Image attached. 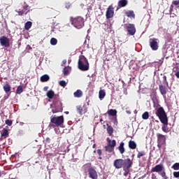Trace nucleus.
<instances>
[{
    "instance_id": "nucleus-18",
    "label": "nucleus",
    "mask_w": 179,
    "mask_h": 179,
    "mask_svg": "<svg viewBox=\"0 0 179 179\" xmlns=\"http://www.w3.org/2000/svg\"><path fill=\"white\" fill-rule=\"evenodd\" d=\"M159 92L162 96H165L167 94L168 89L163 85H159Z\"/></svg>"
},
{
    "instance_id": "nucleus-11",
    "label": "nucleus",
    "mask_w": 179,
    "mask_h": 179,
    "mask_svg": "<svg viewBox=\"0 0 179 179\" xmlns=\"http://www.w3.org/2000/svg\"><path fill=\"white\" fill-rule=\"evenodd\" d=\"M116 146V141L115 140L112 141V144H108L105 146V151L108 152V153H112L115 150V148Z\"/></svg>"
},
{
    "instance_id": "nucleus-31",
    "label": "nucleus",
    "mask_w": 179,
    "mask_h": 179,
    "mask_svg": "<svg viewBox=\"0 0 179 179\" xmlns=\"http://www.w3.org/2000/svg\"><path fill=\"white\" fill-rule=\"evenodd\" d=\"M71 24H73V26L78 29H80L82 27H83V26H85V24L83 23H73Z\"/></svg>"
},
{
    "instance_id": "nucleus-2",
    "label": "nucleus",
    "mask_w": 179,
    "mask_h": 179,
    "mask_svg": "<svg viewBox=\"0 0 179 179\" xmlns=\"http://www.w3.org/2000/svg\"><path fill=\"white\" fill-rule=\"evenodd\" d=\"M78 68L80 71H87L90 70L89 61L84 55H80L78 62Z\"/></svg>"
},
{
    "instance_id": "nucleus-10",
    "label": "nucleus",
    "mask_w": 179,
    "mask_h": 179,
    "mask_svg": "<svg viewBox=\"0 0 179 179\" xmlns=\"http://www.w3.org/2000/svg\"><path fill=\"white\" fill-rule=\"evenodd\" d=\"M0 44L1 46H3L6 48L10 46L9 38L5 36H2L0 37Z\"/></svg>"
},
{
    "instance_id": "nucleus-59",
    "label": "nucleus",
    "mask_w": 179,
    "mask_h": 179,
    "mask_svg": "<svg viewBox=\"0 0 179 179\" xmlns=\"http://www.w3.org/2000/svg\"><path fill=\"white\" fill-rule=\"evenodd\" d=\"M99 159L100 160H101V159H102V157H99Z\"/></svg>"
},
{
    "instance_id": "nucleus-53",
    "label": "nucleus",
    "mask_w": 179,
    "mask_h": 179,
    "mask_svg": "<svg viewBox=\"0 0 179 179\" xmlns=\"http://www.w3.org/2000/svg\"><path fill=\"white\" fill-rule=\"evenodd\" d=\"M175 76H176L177 78H179V71L176 72Z\"/></svg>"
},
{
    "instance_id": "nucleus-15",
    "label": "nucleus",
    "mask_w": 179,
    "mask_h": 179,
    "mask_svg": "<svg viewBox=\"0 0 179 179\" xmlns=\"http://www.w3.org/2000/svg\"><path fill=\"white\" fill-rule=\"evenodd\" d=\"M124 164V159H115L113 162V166L115 169H120L123 168Z\"/></svg>"
},
{
    "instance_id": "nucleus-49",
    "label": "nucleus",
    "mask_w": 179,
    "mask_h": 179,
    "mask_svg": "<svg viewBox=\"0 0 179 179\" xmlns=\"http://www.w3.org/2000/svg\"><path fill=\"white\" fill-rule=\"evenodd\" d=\"M151 179H157V177L155 176V173H152Z\"/></svg>"
},
{
    "instance_id": "nucleus-51",
    "label": "nucleus",
    "mask_w": 179,
    "mask_h": 179,
    "mask_svg": "<svg viewBox=\"0 0 179 179\" xmlns=\"http://www.w3.org/2000/svg\"><path fill=\"white\" fill-rule=\"evenodd\" d=\"M174 8V6H173V4H171L170 6V12H173V9Z\"/></svg>"
},
{
    "instance_id": "nucleus-50",
    "label": "nucleus",
    "mask_w": 179,
    "mask_h": 179,
    "mask_svg": "<svg viewBox=\"0 0 179 179\" xmlns=\"http://www.w3.org/2000/svg\"><path fill=\"white\" fill-rule=\"evenodd\" d=\"M45 141H46L47 143H50V138L49 137H47Z\"/></svg>"
},
{
    "instance_id": "nucleus-57",
    "label": "nucleus",
    "mask_w": 179,
    "mask_h": 179,
    "mask_svg": "<svg viewBox=\"0 0 179 179\" xmlns=\"http://www.w3.org/2000/svg\"><path fill=\"white\" fill-rule=\"evenodd\" d=\"M96 148V144L92 145V148Z\"/></svg>"
},
{
    "instance_id": "nucleus-38",
    "label": "nucleus",
    "mask_w": 179,
    "mask_h": 179,
    "mask_svg": "<svg viewBox=\"0 0 179 179\" xmlns=\"http://www.w3.org/2000/svg\"><path fill=\"white\" fill-rule=\"evenodd\" d=\"M123 171H124V173H123V176H128L130 172V169H123Z\"/></svg>"
},
{
    "instance_id": "nucleus-8",
    "label": "nucleus",
    "mask_w": 179,
    "mask_h": 179,
    "mask_svg": "<svg viewBox=\"0 0 179 179\" xmlns=\"http://www.w3.org/2000/svg\"><path fill=\"white\" fill-rule=\"evenodd\" d=\"M125 28L127 29V34L129 36H134L136 33V28L133 24H126Z\"/></svg>"
},
{
    "instance_id": "nucleus-62",
    "label": "nucleus",
    "mask_w": 179,
    "mask_h": 179,
    "mask_svg": "<svg viewBox=\"0 0 179 179\" xmlns=\"http://www.w3.org/2000/svg\"><path fill=\"white\" fill-rule=\"evenodd\" d=\"M94 153H96V151H95V150L94 151Z\"/></svg>"
},
{
    "instance_id": "nucleus-21",
    "label": "nucleus",
    "mask_w": 179,
    "mask_h": 179,
    "mask_svg": "<svg viewBox=\"0 0 179 179\" xmlns=\"http://www.w3.org/2000/svg\"><path fill=\"white\" fill-rule=\"evenodd\" d=\"M124 142H121L120 145H119L118 147V150L120 152L121 155H123L125 152V148H124Z\"/></svg>"
},
{
    "instance_id": "nucleus-60",
    "label": "nucleus",
    "mask_w": 179,
    "mask_h": 179,
    "mask_svg": "<svg viewBox=\"0 0 179 179\" xmlns=\"http://www.w3.org/2000/svg\"><path fill=\"white\" fill-rule=\"evenodd\" d=\"M100 122H103V119H100Z\"/></svg>"
},
{
    "instance_id": "nucleus-19",
    "label": "nucleus",
    "mask_w": 179,
    "mask_h": 179,
    "mask_svg": "<svg viewBox=\"0 0 179 179\" xmlns=\"http://www.w3.org/2000/svg\"><path fill=\"white\" fill-rule=\"evenodd\" d=\"M106 131H108L109 136H112L114 134V128L108 123L106 124Z\"/></svg>"
},
{
    "instance_id": "nucleus-61",
    "label": "nucleus",
    "mask_w": 179,
    "mask_h": 179,
    "mask_svg": "<svg viewBox=\"0 0 179 179\" xmlns=\"http://www.w3.org/2000/svg\"><path fill=\"white\" fill-rule=\"evenodd\" d=\"M1 171H0V177H1Z\"/></svg>"
},
{
    "instance_id": "nucleus-6",
    "label": "nucleus",
    "mask_w": 179,
    "mask_h": 179,
    "mask_svg": "<svg viewBox=\"0 0 179 179\" xmlns=\"http://www.w3.org/2000/svg\"><path fill=\"white\" fill-rule=\"evenodd\" d=\"M157 148H162L165 143H166V137L160 134H157Z\"/></svg>"
},
{
    "instance_id": "nucleus-56",
    "label": "nucleus",
    "mask_w": 179,
    "mask_h": 179,
    "mask_svg": "<svg viewBox=\"0 0 179 179\" xmlns=\"http://www.w3.org/2000/svg\"><path fill=\"white\" fill-rule=\"evenodd\" d=\"M147 174H148V173H145V174L142 176V178H143V179L145 178L147 176Z\"/></svg>"
},
{
    "instance_id": "nucleus-1",
    "label": "nucleus",
    "mask_w": 179,
    "mask_h": 179,
    "mask_svg": "<svg viewBox=\"0 0 179 179\" xmlns=\"http://www.w3.org/2000/svg\"><path fill=\"white\" fill-rule=\"evenodd\" d=\"M156 116L159 119V121L163 124L162 127V131L168 133L169 132V118L167 117V113L165 112L164 108L160 106L158 108H155Z\"/></svg>"
},
{
    "instance_id": "nucleus-32",
    "label": "nucleus",
    "mask_w": 179,
    "mask_h": 179,
    "mask_svg": "<svg viewBox=\"0 0 179 179\" xmlns=\"http://www.w3.org/2000/svg\"><path fill=\"white\" fill-rule=\"evenodd\" d=\"M152 100V102H153V107L154 108L160 107V105L159 104V101H158L157 98H153Z\"/></svg>"
},
{
    "instance_id": "nucleus-63",
    "label": "nucleus",
    "mask_w": 179,
    "mask_h": 179,
    "mask_svg": "<svg viewBox=\"0 0 179 179\" xmlns=\"http://www.w3.org/2000/svg\"><path fill=\"white\" fill-rule=\"evenodd\" d=\"M178 27H179V26H178Z\"/></svg>"
},
{
    "instance_id": "nucleus-23",
    "label": "nucleus",
    "mask_w": 179,
    "mask_h": 179,
    "mask_svg": "<svg viewBox=\"0 0 179 179\" xmlns=\"http://www.w3.org/2000/svg\"><path fill=\"white\" fill-rule=\"evenodd\" d=\"M126 15L127 17H130L131 19H135V13H134V10L126 12Z\"/></svg>"
},
{
    "instance_id": "nucleus-12",
    "label": "nucleus",
    "mask_w": 179,
    "mask_h": 179,
    "mask_svg": "<svg viewBox=\"0 0 179 179\" xmlns=\"http://www.w3.org/2000/svg\"><path fill=\"white\" fill-rule=\"evenodd\" d=\"M88 175L91 179H98L97 171L93 167L88 169Z\"/></svg>"
},
{
    "instance_id": "nucleus-41",
    "label": "nucleus",
    "mask_w": 179,
    "mask_h": 179,
    "mask_svg": "<svg viewBox=\"0 0 179 179\" xmlns=\"http://www.w3.org/2000/svg\"><path fill=\"white\" fill-rule=\"evenodd\" d=\"M59 85L62 86V87H66V82H65V80H60Z\"/></svg>"
},
{
    "instance_id": "nucleus-34",
    "label": "nucleus",
    "mask_w": 179,
    "mask_h": 179,
    "mask_svg": "<svg viewBox=\"0 0 179 179\" xmlns=\"http://www.w3.org/2000/svg\"><path fill=\"white\" fill-rule=\"evenodd\" d=\"M23 87L22 86H18L17 90H15V93H17V94H21V93H23Z\"/></svg>"
},
{
    "instance_id": "nucleus-16",
    "label": "nucleus",
    "mask_w": 179,
    "mask_h": 179,
    "mask_svg": "<svg viewBox=\"0 0 179 179\" xmlns=\"http://www.w3.org/2000/svg\"><path fill=\"white\" fill-rule=\"evenodd\" d=\"M70 22L71 23H85V20L82 17H71Z\"/></svg>"
},
{
    "instance_id": "nucleus-47",
    "label": "nucleus",
    "mask_w": 179,
    "mask_h": 179,
    "mask_svg": "<svg viewBox=\"0 0 179 179\" xmlns=\"http://www.w3.org/2000/svg\"><path fill=\"white\" fill-rule=\"evenodd\" d=\"M106 141L108 144H112V141L110 140V137L106 138Z\"/></svg>"
},
{
    "instance_id": "nucleus-45",
    "label": "nucleus",
    "mask_w": 179,
    "mask_h": 179,
    "mask_svg": "<svg viewBox=\"0 0 179 179\" xmlns=\"http://www.w3.org/2000/svg\"><path fill=\"white\" fill-rule=\"evenodd\" d=\"M173 5H175V6H178L179 7V1H173L172 2Z\"/></svg>"
},
{
    "instance_id": "nucleus-48",
    "label": "nucleus",
    "mask_w": 179,
    "mask_h": 179,
    "mask_svg": "<svg viewBox=\"0 0 179 179\" xmlns=\"http://www.w3.org/2000/svg\"><path fill=\"white\" fill-rule=\"evenodd\" d=\"M97 154H99V156L102 155V150L101 149H99L96 150Z\"/></svg>"
},
{
    "instance_id": "nucleus-22",
    "label": "nucleus",
    "mask_w": 179,
    "mask_h": 179,
    "mask_svg": "<svg viewBox=\"0 0 179 179\" xmlns=\"http://www.w3.org/2000/svg\"><path fill=\"white\" fill-rule=\"evenodd\" d=\"M8 135H9L8 130L7 129H3V132H1V137L3 138V139H6L7 138Z\"/></svg>"
},
{
    "instance_id": "nucleus-44",
    "label": "nucleus",
    "mask_w": 179,
    "mask_h": 179,
    "mask_svg": "<svg viewBox=\"0 0 179 179\" xmlns=\"http://www.w3.org/2000/svg\"><path fill=\"white\" fill-rule=\"evenodd\" d=\"M173 176L175 178H179V171H174Z\"/></svg>"
},
{
    "instance_id": "nucleus-39",
    "label": "nucleus",
    "mask_w": 179,
    "mask_h": 179,
    "mask_svg": "<svg viewBox=\"0 0 179 179\" xmlns=\"http://www.w3.org/2000/svg\"><path fill=\"white\" fill-rule=\"evenodd\" d=\"M172 169H173L174 171H178V170H179V163H175V164L173 165Z\"/></svg>"
},
{
    "instance_id": "nucleus-36",
    "label": "nucleus",
    "mask_w": 179,
    "mask_h": 179,
    "mask_svg": "<svg viewBox=\"0 0 179 179\" xmlns=\"http://www.w3.org/2000/svg\"><path fill=\"white\" fill-rule=\"evenodd\" d=\"M146 155V152L145 151H141L138 152L137 158H141L142 157H144Z\"/></svg>"
},
{
    "instance_id": "nucleus-30",
    "label": "nucleus",
    "mask_w": 179,
    "mask_h": 179,
    "mask_svg": "<svg viewBox=\"0 0 179 179\" xmlns=\"http://www.w3.org/2000/svg\"><path fill=\"white\" fill-rule=\"evenodd\" d=\"M108 114L110 116H116L117 115V110L114 109H110L108 110Z\"/></svg>"
},
{
    "instance_id": "nucleus-35",
    "label": "nucleus",
    "mask_w": 179,
    "mask_h": 179,
    "mask_svg": "<svg viewBox=\"0 0 179 179\" xmlns=\"http://www.w3.org/2000/svg\"><path fill=\"white\" fill-rule=\"evenodd\" d=\"M50 43L52 45H56L58 43V41L55 38H52Z\"/></svg>"
},
{
    "instance_id": "nucleus-14",
    "label": "nucleus",
    "mask_w": 179,
    "mask_h": 179,
    "mask_svg": "<svg viewBox=\"0 0 179 179\" xmlns=\"http://www.w3.org/2000/svg\"><path fill=\"white\" fill-rule=\"evenodd\" d=\"M106 19H111L114 16V7L113 6H109L107 8L106 13Z\"/></svg>"
},
{
    "instance_id": "nucleus-52",
    "label": "nucleus",
    "mask_w": 179,
    "mask_h": 179,
    "mask_svg": "<svg viewBox=\"0 0 179 179\" xmlns=\"http://www.w3.org/2000/svg\"><path fill=\"white\" fill-rule=\"evenodd\" d=\"M66 9H69V8H71V4L66 3Z\"/></svg>"
},
{
    "instance_id": "nucleus-28",
    "label": "nucleus",
    "mask_w": 179,
    "mask_h": 179,
    "mask_svg": "<svg viewBox=\"0 0 179 179\" xmlns=\"http://www.w3.org/2000/svg\"><path fill=\"white\" fill-rule=\"evenodd\" d=\"M73 96L76 98H80L83 96L82 90H78L73 93Z\"/></svg>"
},
{
    "instance_id": "nucleus-54",
    "label": "nucleus",
    "mask_w": 179,
    "mask_h": 179,
    "mask_svg": "<svg viewBox=\"0 0 179 179\" xmlns=\"http://www.w3.org/2000/svg\"><path fill=\"white\" fill-rule=\"evenodd\" d=\"M48 87H43V91H44V92H47V91H48Z\"/></svg>"
},
{
    "instance_id": "nucleus-26",
    "label": "nucleus",
    "mask_w": 179,
    "mask_h": 179,
    "mask_svg": "<svg viewBox=\"0 0 179 179\" xmlns=\"http://www.w3.org/2000/svg\"><path fill=\"white\" fill-rule=\"evenodd\" d=\"M40 80L41 82H43V83L48 82V80H50V76L48 75H43L41 76Z\"/></svg>"
},
{
    "instance_id": "nucleus-42",
    "label": "nucleus",
    "mask_w": 179,
    "mask_h": 179,
    "mask_svg": "<svg viewBox=\"0 0 179 179\" xmlns=\"http://www.w3.org/2000/svg\"><path fill=\"white\" fill-rule=\"evenodd\" d=\"M5 123L6 125L11 126L13 124V121L11 120L8 119L6 120Z\"/></svg>"
},
{
    "instance_id": "nucleus-7",
    "label": "nucleus",
    "mask_w": 179,
    "mask_h": 179,
    "mask_svg": "<svg viewBox=\"0 0 179 179\" xmlns=\"http://www.w3.org/2000/svg\"><path fill=\"white\" fill-rule=\"evenodd\" d=\"M76 108L77 109L78 114L80 115H83L84 114H86L88 110L87 105L84 103L83 105H78L76 106Z\"/></svg>"
},
{
    "instance_id": "nucleus-17",
    "label": "nucleus",
    "mask_w": 179,
    "mask_h": 179,
    "mask_svg": "<svg viewBox=\"0 0 179 179\" xmlns=\"http://www.w3.org/2000/svg\"><path fill=\"white\" fill-rule=\"evenodd\" d=\"M128 5V0H120L117 3V9L125 8Z\"/></svg>"
},
{
    "instance_id": "nucleus-33",
    "label": "nucleus",
    "mask_w": 179,
    "mask_h": 179,
    "mask_svg": "<svg viewBox=\"0 0 179 179\" xmlns=\"http://www.w3.org/2000/svg\"><path fill=\"white\" fill-rule=\"evenodd\" d=\"M150 117V115H149V112H144L142 115V118L144 120H146L148 119H149Z\"/></svg>"
},
{
    "instance_id": "nucleus-55",
    "label": "nucleus",
    "mask_w": 179,
    "mask_h": 179,
    "mask_svg": "<svg viewBox=\"0 0 179 179\" xmlns=\"http://www.w3.org/2000/svg\"><path fill=\"white\" fill-rule=\"evenodd\" d=\"M52 112L53 113H58V110H56V109H52Z\"/></svg>"
},
{
    "instance_id": "nucleus-20",
    "label": "nucleus",
    "mask_w": 179,
    "mask_h": 179,
    "mask_svg": "<svg viewBox=\"0 0 179 179\" xmlns=\"http://www.w3.org/2000/svg\"><path fill=\"white\" fill-rule=\"evenodd\" d=\"M71 67L69 66H65L64 69H63L62 73L63 75L65 76H69L71 73Z\"/></svg>"
},
{
    "instance_id": "nucleus-27",
    "label": "nucleus",
    "mask_w": 179,
    "mask_h": 179,
    "mask_svg": "<svg viewBox=\"0 0 179 179\" xmlns=\"http://www.w3.org/2000/svg\"><path fill=\"white\" fill-rule=\"evenodd\" d=\"M3 90L6 93H8L11 90V87L8 83H6L3 86Z\"/></svg>"
},
{
    "instance_id": "nucleus-37",
    "label": "nucleus",
    "mask_w": 179,
    "mask_h": 179,
    "mask_svg": "<svg viewBox=\"0 0 179 179\" xmlns=\"http://www.w3.org/2000/svg\"><path fill=\"white\" fill-rule=\"evenodd\" d=\"M103 24H104V26L103 27L105 31H108V29H110V27H111V24H106V23H104Z\"/></svg>"
},
{
    "instance_id": "nucleus-29",
    "label": "nucleus",
    "mask_w": 179,
    "mask_h": 179,
    "mask_svg": "<svg viewBox=\"0 0 179 179\" xmlns=\"http://www.w3.org/2000/svg\"><path fill=\"white\" fill-rule=\"evenodd\" d=\"M106 94L104 90H100L99 93V96L100 100H103V98L106 96Z\"/></svg>"
},
{
    "instance_id": "nucleus-5",
    "label": "nucleus",
    "mask_w": 179,
    "mask_h": 179,
    "mask_svg": "<svg viewBox=\"0 0 179 179\" xmlns=\"http://www.w3.org/2000/svg\"><path fill=\"white\" fill-rule=\"evenodd\" d=\"M51 122L59 127L64 124V116H51Z\"/></svg>"
},
{
    "instance_id": "nucleus-24",
    "label": "nucleus",
    "mask_w": 179,
    "mask_h": 179,
    "mask_svg": "<svg viewBox=\"0 0 179 179\" xmlns=\"http://www.w3.org/2000/svg\"><path fill=\"white\" fill-rule=\"evenodd\" d=\"M129 147L131 150H135L137 148V145H136V143H135L134 141H130L129 142Z\"/></svg>"
},
{
    "instance_id": "nucleus-25",
    "label": "nucleus",
    "mask_w": 179,
    "mask_h": 179,
    "mask_svg": "<svg viewBox=\"0 0 179 179\" xmlns=\"http://www.w3.org/2000/svg\"><path fill=\"white\" fill-rule=\"evenodd\" d=\"M55 96V92L52 90H49L47 92V96L49 99H52L54 96Z\"/></svg>"
},
{
    "instance_id": "nucleus-9",
    "label": "nucleus",
    "mask_w": 179,
    "mask_h": 179,
    "mask_svg": "<svg viewBox=\"0 0 179 179\" xmlns=\"http://www.w3.org/2000/svg\"><path fill=\"white\" fill-rule=\"evenodd\" d=\"M159 39L157 38H150L149 39V45H150V48L152 50L156 51L159 48L158 45Z\"/></svg>"
},
{
    "instance_id": "nucleus-43",
    "label": "nucleus",
    "mask_w": 179,
    "mask_h": 179,
    "mask_svg": "<svg viewBox=\"0 0 179 179\" xmlns=\"http://www.w3.org/2000/svg\"><path fill=\"white\" fill-rule=\"evenodd\" d=\"M164 78V82H165L166 86V87H169V83H168V81H167V77H166V76H164V78Z\"/></svg>"
},
{
    "instance_id": "nucleus-4",
    "label": "nucleus",
    "mask_w": 179,
    "mask_h": 179,
    "mask_svg": "<svg viewBox=\"0 0 179 179\" xmlns=\"http://www.w3.org/2000/svg\"><path fill=\"white\" fill-rule=\"evenodd\" d=\"M18 13L19 16H22V15H27L30 12L29 6L24 3L18 6V9L16 10Z\"/></svg>"
},
{
    "instance_id": "nucleus-40",
    "label": "nucleus",
    "mask_w": 179,
    "mask_h": 179,
    "mask_svg": "<svg viewBox=\"0 0 179 179\" xmlns=\"http://www.w3.org/2000/svg\"><path fill=\"white\" fill-rule=\"evenodd\" d=\"M32 27V23H26L25 24V29L29 31V29Z\"/></svg>"
},
{
    "instance_id": "nucleus-58",
    "label": "nucleus",
    "mask_w": 179,
    "mask_h": 179,
    "mask_svg": "<svg viewBox=\"0 0 179 179\" xmlns=\"http://www.w3.org/2000/svg\"><path fill=\"white\" fill-rule=\"evenodd\" d=\"M26 23H31V21H27Z\"/></svg>"
},
{
    "instance_id": "nucleus-13",
    "label": "nucleus",
    "mask_w": 179,
    "mask_h": 179,
    "mask_svg": "<svg viewBox=\"0 0 179 179\" xmlns=\"http://www.w3.org/2000/svg\"><path fill=\"white\" fill-rule=\"evenodd\" d=\"M133 159L127 158V159H123V166L122 169H131L133 166Z\"/></svg>"
},
{
    "instance_id": "nucleus-3",
    "label": "nucleus",
    "mask_w": 179,
    "mask_h": 179,
    "mask_svg": "<svg viewBox=\"0 0 179 179\" xmlns=\"http://www.w3.org/2000/svg\"><path fill=\"white\" fill-rule=\"evenodd\" d=\"M151 173H157L158 175L162 176V179H169L163 164H159L153 166L151 169Z\"/></svg>"
},
{
    "instance_id": "nucleus-46",
    "label": "nucleus",
    "mask_w": 179,
    "mask_h": 179,
    "mask_svg": "<svg viewBox=\"0 0 179 179\" xmlns=\"http://www.w3.org/2000/svg\"><path fill=\"white\" fill-rule=\"evenodd\" d=\"M67 64V60L64 59L62 62V66H64L65 64Z\"/></svg>"
}]
</instances>
